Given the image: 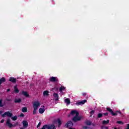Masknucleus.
<instances>
[{
	"mask_svg": "<svg viewBox=\"0 0 129 129\" xmlns=\"http://www.w3.org/2000/svg\"><path fill=\"white\" fill-rule=\"evenodd\" d=\"M10 89H8V90H7V91H10Z\"/></svg>",
	"mask_w": 129,
	"mask_h": 129,
	"instance_id": "obj_39",
	"label": "nucleus"
},
{
	"mask_svg": "<svg viewBox=\"0 0 129 129\" xmlns=\"http://www.w3.org/2000/svg\"><path fill=\"white\" fill-rule=\"evenodd\" d=\"M85 124L87 125H91V121H90V120H87L85 121Z\"/></svg>",
	"mask_w": 129,
	"mask_h": 129,
	"instance_id": "obj_16",
	"label": "nucleus"
},
{
	"mask_svg": "<svg viewBox=\"0 0 129 129\" xmlns=\"http://www.w3.org/2000/svg\"><path fill=\"white\" fill-rule=\"evenodd\" d=\"M4 82H6V79L5 78H2L0 79V85Z\"/></svg>",
	"mask_w": 129,
	"mask_h": 129,
	"instance_id": "obj_13",
	"label": "nucleus"
},
{
	"mask_svg": "<svg viewBox=\"0 0 129 129\" xmlns=\"http://www.w3.org/2000/svg\"><path fill=\"white\" fill-rule=\"evenodd\" d=\"M4 122H5V120L4 119H2L1 121V123H4Z\"/></svg>",
	"mask_w": 129,
	"mask_h": 129,
	"instance_id": "obj_33",
	"label": "nucleus"
},
{
	"mask_svg": "<svg viewBox=\"0 0 129 129\" xmlns=\"http://www.w3.org/2000/svg\"><path fill=\"white\" fill-rule=\"evenodd\" d=\"M102 116H103V114L101 113H99V114H98V117L99 118H100V117H102Z\"/></svg>",
	"mask_w": 129,
	"mask_h": 129,
	"instance_id": "obj_23",
	"label": "nucleus"
},
{
	"mask_svg": "<svg viewBox=\"0 0 129 129\" xmlns=\"http://www.w3.org/2000/svg\"><path fill=\"white\" fill-rule=\"evenodd\" d=\"M103 124H107L108 123H109V120H107L106 121L104 120L102 122Z\"/></svg>",
	"mask_w": 129,
	"mask_h": 129,
	"instance_id": "obj_20",
	"label": "nucleus"
},
{
	"mask_svg": "<svg viewBox=\"0 0 129 129\" xmlns=\"http://www.w3.org/2000/svg\"><path fill=\"white\" fill-rule=\"evenodd\" d=\"M117 123H118L119 124H123V122L121 121H118L116 122Z\"/></svg>",
	"mask_w": 129,
	"mask_h": 129,
	"instance_id": "obj_26",
	"label": "nucleus"
},
{
	"mask_svg": "<svg viewBox=\"0 0 129 129\" xmlns=\"http://www.w3.org/2000/svg\"><path fill=\"white\" fill-rule=\"evenodd\" d=\"M22 94L24 95V96H26V97H28V96H29V95L28 94V93L27 92H22Z\"/></svg>",
	"mask_w": 129,
	"mask_h": 129,
	"instance_id": "obj_21",
	"label": "nucleus"
},
{
	"mask_svg": "<svg viewBox=\"0 0 129 129\" xmlns=\"http://www.w3.org/2000/svg\"><path fill=\"white\" fill-rule=\"evenodd\" d=\"M33 105V108H36L38 109V108L40 107V105H41V104L40 103V102L36 101L34 102Z\"/></svg>",
	"mask_w": 129,
	"mask_h": 129,
	"instance_id": "obj_5",
	"label": "nucleus"
},
{
	"mask_svg": "<svg viewBox=\"0 0 129 129\" xmlns=\"http://www.w3.org/2000/svg\"><path fill=\"white\" fill-rule=\"evenodd\" d=\"M6 124L8 125V126H9V127H13V124L11 123V119H7Z\"/></svg>",
	"mask_w": 129,
	"mask_h": 129,
	"instance_id": "obj_8",
	"label": "nucleus"
},
{
	"mask_svg": "<svg viewBox=\"0 0 129 129\" xmlns=\"http://www.w3.org/2000/svg\"><path fill=\"white\" fill-rule=\"evenodd\" d=\"M22 101V100L21 99H16L15 100V102L16 103H20Z\"/></svg>",
	"mask_w": 129,
	"mask_h": 129,
	"instance_id": "obj_22",
	"label": "nucleus"
},
{
	"mask_svg": "<svg viewBox=\"0 0 129 129\" xmlns=\"http://www.w3.org/2000/svg\"><path fill=\"white\" fill-rule=\"evenodd\" d=\"M126 129H129V124H127L126 125Z\"/></svg>",
	"mask_w": 129,
	"mask_h": 129,
	"instance_id": "obj_34",
	"label": "nucleus"
},
{
	"mask_svg": "<svg viewBox=\"0 0 129 129\" xmlns=\"http://www.w3.org/2000/svg\"><path fill=\"white\" fill-rule=\"evenodd\" d=\"M11 118L13 120H17V119H18V116H15L14 117H12Z\"/></svg>",
	"mask_w": 129,
	"mask_h": 129,
	"instance_id": "obj_25",
	"label": "nucleus"
},
{
	"mask_svg": "<svg viewBox=\"0 0 129 129\" xmlns=\"http://www.w3.org/2000/svg\"><path fill=\"white\" fill-rule=\"evenodd\" d=\"M49 81L51 82H56V81H58V78L55 77H51L49 78Z\"/></svg>",
	"mask_w": 129,
	"mask_h": 129,
	"instance_id": "obj_6",
	"label": "nucleus"
},
{
	"mask_svg": "<svg viewBox=\"0 0 129 129\" xmlns=\"http://www.w3.org/2000/svg\"><path fill=\"white\" fill-rule=\"evenodd\" d=\"M44 96H48L49 95V92L48 91H44L43 92Z\"/></svg>",
	"mask_w": 129,
	"mask_h": 129,
	"instance_id": "obj_14",
	"label": "nucleus"
},
{
	"mask_svg": "<svg viewBox=\"0 0 129 129\" xmlns=\"http://www.w3.org/2000/svg\"><path fill=\"white\" fill-rule=\"evenodd\" d=\"M66 88L65 87H64L63 86H61L59 88V91L62 92L63 91V90H65Z\"/></svg>",
	"mask_w": 129,
	"mask_h": 129,
	"instance_id": "obj_18",
	"label": "nucleus"
},
{
	"mask_svg": "<svg viewBox=\"0 0 129 129\" xmlns=\"http://www.w3.org/2000/svg\"><path fill=\"white\" fill-rule=\"evenodd\" d=\"M3 112H3L2 111H0V114H2V113H3Z\"/></svg>",
	"mask_w": 129,
	"mask_h": 129,
	"instance_id": "obj_37",
	"label": "nucleus"
},
{
	"mask_svg": "<svg viewBox=\"0 0 129 129\" xmlns=\"http://www.w3.org/2000/svg\"><path fill=\"white\" fill-rule=\"evenodd\" d=\"M64 102H66V104H70V100L67 98L64 100Z\"/></svg>",
	"mask_w": 129,
	"mask_h": 129,
	"instance_id": "obj_15",
	"label": "nucleus"
},
{
	"mask_svg": "<svg viewBox=\"0 0 129 129\" xmlns=\"http://www.w3.org/2000/svg\"><path fill=\"white\" fill-rule=\"evenodd\" d=\"M34 110H33V114H36L37 113V110H38V109L36 108H33Z\"/></svg>",
	"mask_w": 129,
	"mask_h": 129,
	"instance_id": "obj_24",
	"label": "nucleus"
},
{
	"mask_svg": "<svg viewBox=\"0 0 129 129\" xmlns=\"http://www.w3.org/2000/svg\"><path fill=\"white\" fill-rule=\"evenodd\" d=\"M2 116L3 117H5V116H8V117H12V116H13V113H12L10 111L6 112L2 115Z\"/></svg>",
	"mask_w": 129,
	"mask_h": 129,
	"instance_id": "obj_3",
	"label": "nucleus"
},
{
	"mask_svg": "<svg viewBox=\"0 0 129 129\" xmlns=\"http://www.w3.org/2000/svg\"><path fill=\"white\" fill-rule=\"evenodd\" d=\"M22 112H27L28 111V109L27 107H23L22 109Z\"/></svg>",
	"mask_w": 129,
	"mask_h": 129,
	"instance_id": "obj_17",
	"label": "nucleus"
},
{
	"mask_svg": "<svg viewBox=\"0 0 129 129\" xmlns=\"http://www.w3.org/2000/svg\"><path fill=\"white\" fill-rule=\"evenodd\" d=\"M9 81L13 82V83H16L17 82V80L13 77H11L9 79Z\"/></svg>",
	"mask_w": 129,
	"mask_h": 129,
	"instance_id": "obj_10",
	"label": "nucleus"
},
{
	"mask_svg": "<svg viewBox=\"0 0 129 129\" xmlns=\"http://www.w3.org/2000/svg\"><path fill=\"white\" fill-rule=\"evenodd\" d=\"M38 111L39 113H44V112H45V109L44 108H39Z\"/></svg>",
	"mask_w": 129,
	"mask_h": 129,
	"instance_id": "obj_11",
	"label": "nucleus"
},
{
	"mask_svg": "<svg viewBox=\"0 0 129 129\" xmlns=\"http://www.w3.org/2000/svg\"><path fill=\"white\" fill-rule=\"evenodd\" d=\"M86 94H85V93H83V95H84V96H85V95H86Z\"/></svg>",
	"mask_w": 129,
	"mask_h": 129,
	"instance_id": "obj_38",
	"label": "nucleus"
},
{
	"mask_svg": "<svg viewBox=\"0 0 129 129\" xmlns=\"http://www.w3.org/2000/svg\"><path fill=\"white\" fill-rule=\"evenodd\" d=\"M87 100H84L80 102H77L76 103V105H82L83 104H84V103H85L86 102H87Z\"/></svg>",
	"mask_w": 129,
	"mask_h": 129,
	"instance_id": "obj_7",
	"label": "nucleus"
},
{
	"mask_svg": "<svg viewBox=\"0 0 129 129\" xmlns=\"http://www.w3.org/2000/svg\"><path fill=\"white\" fill-rule=\"evenodd\" d=\"M14 91L16 93H19V90L18 89V88H17V86L14 87Z\"/></svg>",
	"mask_w": 129,
	"mask_h": 129,
	"instance_id": "obj_19",
	"label": "nucleus"
},
{
	"mask_svg": "<svg viewBox=\"0 0 129 129\" xmlns=\"http://www.w3.org/2000/svg\"><path fill=\"white\" fill-rule=\"evenodd\" d=\"M4 106V105H3L2 101V100H0V107H3Z\"/></svg>",
	"mask_w": 129,
	"mask_h": 129,
	"instance_id": "obj_29",
	"label": "nucleus"
},
{
	"mask_svg": "<svg viewBox=\"0 0 129 129\" xmlns=\"http://www.w3.org/2000/svg\"><path fill=\"white\" fill-rule=\"evenodd\" d=\"M83 129H90V127H89L87 126H83Z\"/></svg>",
	"mask_w": 129,
	"mask_h": 129,
	"instance_id": "obj_27",
	"label": "nucleus"
},
{
	"mask_svg": "<svg viewBox=\"0 0 129 129\" xmlns=\"http://www.w3.org/2000/svg\"><path fill=\"white\" fill-rule=\"evenodd\" d=\"M22 123L24 127H27L28 126V122L26 121H23Z\"/></svg>",
	"mask_w": 129,
	"mask_h": 129,
	"instance_id": "obj_12",
	"label": "nucleus"
},
{
	"mask_svg": "<svg viewBox=\"0 0 129 129\" xmlns=\"http://www.w3.org/2000/svg\"><path fill=\"white\" fill-rule=\"evenodd\" d=\"M71 115L73 117L72 120L73 121H78L83 119V116H79V113L76 110H73L71 112Z\"/></svg>",
	"mask_w": 129,
	"mask_h": 129,
	"instance_id": "obj_1",
	"label": "nucleus"
},
{
	"mask_svg": "<svg viewBox=\"0 0 129 129\" xmlns=\"http://www.w3.org/2000/svg\"><path fill=\"white\" fill-rule=\"evenodd\" d=\"M65 126L69 129H75V128H72L73 126V123L71 121L68 122Z\"/></svg>",
	"mask_w": 129,
	"mask_h": 129,
	"instance_id": "obj_4",
	"label": "nucleus"
},
{
	"mask_svg": "<svg viewBox=\"0 0 129 129\" xmlns=\"http://www.w3.org/2000/svg\"><path fill=\"white\" fill-rule=\"evenodd\" d=\"M94 110H92L91 112H90V114H91V115L94 114Z\"/></svg>",
	"mask_w": 129,
	"mask_h": 129,
	"instance_id": "obj_30",
	"label": "nucleus"
},
{
	"mask_svg": "<svg viewBox=\"0 0 129 129\" xmlns=\"http://www.w3.org/2000/svg\"><path fill=\"white\" fill-rule=\"evenodd\" d=\"M107 110L110 112L112 115L113 116L117 115V113H120V114L121 113V112H120L119 111H116L115 113H114L113 112V111H112V109H110V108H107Z\"/></svg>",
	"mask_w": 129,
	"mask_h": 129,
	"instance_id": "obj_2",
	"label": "nucleus"
},
{
	"mask_svg": "<svg viewBox=\"0 0 129 129\" xmlns=\"http://www.w3.org/2000/svg\"><path fill=\"white\" fill-rule=\"evenodd\" d=\"M53 97L54 100H58V99H59V96L58 95V94L56 93H54L53 94Z\"/></svg>",
	"mask_w": 129,
	"mask_h": 129,
	"instance_id": "obj_9",
	"label": "nucleus"
},
{
	"mask_svg": "<svg viewBox=\"0 0 129 129\" xmlns=\"http://www.w3.org/2000/svg\"><path fill=\"white\" fill-rule=\"evenodd\" d=\"M20 116H24V114L21 113V114H20Z\"/></svg>",
	"mask_w": 129,
	"mask_h": 129,
	"instance_id": "obj_36",
	"label": "nucleus"
},
{
	"mask_svg": "<svg viewBox=\"0 0 129 129\" xmlns=\"http://www.w3.org/2000/svg\"><path fill=\"white\" fill-rule=\"evenodd\" d=\"M58 124H59L58 126H60V125H61V124L62 123V122H61V120L60 119H58Z\"/></svg>",
	"mask_w": 129,
	"mask_h": 129,
	"instance_id": "obj_28",
	"label": "nucleus"
},
{
	"mask_svg": "<svg viewBox=\"0 0 129 129\" xmlns=\"http://www.w3.org/2000/svg\"><path fill=\"white\" fill-rule=\"evenodd\" d=\"M40 125H41V122H39L37 126V128H38V127H39Z\"/></svg>",
	"mask_w": 129,
	"mask_h": 129,
	"instance_id": "obj_31",
	"label": "nucleus"
},
{
	"mask_svg": "<svg viewBox=\"0 0 129 129\" xmlns=\"http://www.w3.org/2000/svg\"><path fill=\"white\" fill-rule=\"evenodd\" d=\"M101 129H108V127L107 126H103V127H102Z\"/></svg>",
	"mask_w": 129,
	"mask_h": 129,
	"instance_id": "obj_32",
	"label": "nucleus"
},
{
	"mask_svg": "<svg viewBox=\"0 0 129 129\" xmlns=\"http://www.w3.org/2000/svg\"><path fill=\"white\" fill-rule=\"evenodd\" d=\"M103 115H108V113H104Z\"/></svg>",
	"mask_w": 129,
	"mask_h": 129,
	"instance_id": "obj_35",
	"label": "nucleus"
}]
</instances>
